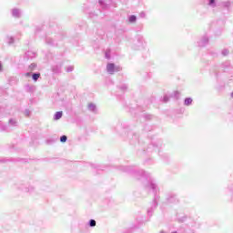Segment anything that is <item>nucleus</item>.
<instances>
[{
  "instance_id": "nucleus-4",
  "label": "nucleus",
  "mask_w": 233,
  "mask_h": 233,
  "mask_svg": "<svg viewBox=\"0 0 233 233\" xmlns=\"http://www.w3.org/2000/svg\"><path fill=\"white\" fill-rule=\"evenodd\" d=\"M106 71L108 74L114 75L115 72H120L121 67L116 66V64L114 63H109L106 66Z\"/></svg>"
},
{
  "instance_id": "nucleus-19",
  "label": "nucleus",
  "mask_w": 233,
  "mask_h": 233,
  "mask_svg": "<svg viewBox=\"0 0 233 233\" xmlns=\"http://www.w3.org/2000/svg\"><path fill=\"white\" fill-rule=\"evenodd\" d=\"M192 97H186L184 100L185 106H190L192 105Z\"/></svg>"
},
{
  "instance_id": "nucleus-12",
  "label": "nucleus",
  "mask_w": 233,
  "mask_h": 233,
  "mask_svg": "<svg viewBox=\"0 0 233 233\" xmlns=\"http://www.w3.org/2000/svg\"><path fill=\"white\" fill-rule=\"evenodd\" d=\"M137 46L138 48H143L144 45H145V39H143V36L138 35L137 37Z\"/></svg>"
},
{
  "instance_id": "nucleus-26",
  "label": "nucleus",
  "mask_w": 233,
  "mask_h": 233,
  "mask_svg": "<svg viewBox=\"0 0 233 233\" xmlns=\"http://www.w3.org/2000/svg\"><path fill=\"white\" fill-rule=\"evenodd\" d=\"M110 49H106L105 52L106 59H110Z\"/></svg>"
},
{
  "instance_id": "nucleus-8",
  "label": "nucleus",
  "mask_w": 233,
  "mask_h": 233,
  "mask_svg": "<svg viewBox=\"0 0 233 233\" xmlns=\"http://www.w3.org/2000/svg\"><path fill=\"white\" fill-rule=\"evenodd\" d=\"M7 127L13 130V128H15V127H19V122L15 118H10L8 120Z\"/></svg>"
},
{
  "instance_id": "nucleus-28",
  "label": "nucleus",
  "mask_w": 233,
  "mask_h": 233,
  "mask_svg": "<svg viewBox=\"0 0 233 233\" xmlns=\"http://www.w3.org/2000/svg\"><path fill=\"white\" fill-rule=\"evenodd\" d=\"M168 101H170V98L168 97V96L165 95L164 97L162 98V102L168 103Z\"/></svg>"
},
{
  "instance_id": "nucleus-18",
  "label": "nucleus",
  "mask_w": 233,
  "mask_h": 233,
  "mask_svg": "<svg viewBox=\"0 0 233 233\" xmlns=\"http://www.w3.org/2000/svg\"><path fill=\"white\" fill-rule=\"evenodd\" d=\"M229 66H230V63L226 62V63L222 64L221 68L224 72H228Z\"/></svg>"
},
{
  "instance_id": "nucleus-3",
  "label": "nucleus",
  "mask_w": 233,
  "mask_h": 233,
  "mask_svg": "<svg viewBox=\"0 0 233 233\" xmlns=\"http://www.w3.org/2000/svg\"><path fill=\"white\" fill-rule=\"evenodd\" d=\"M17 188L19 190H22L23 192H29L30 194H32V192H34V190H35L34 186H30V184H28V183L18 184Z\"/></svg>"
},
{
  "instance_id": "nucleus-15",
  "label": "nucleus",
  "mask_w": 233,
  "mask_h": 233,
  "mask_svg": "<svg viewBox=\"0 0 233 233\" xmlns=\"http://www.w3.org/2000/svg\"><path fill=\"white\" fill-rule=\"evenodd\" d=\"M138 142H139V137L137 136V134H133L130 141L131 145H134L135 143H138Z\"/></svg>"
},
{
  "instance_id": "nucleus-13",
  "label": "nucleus",
  "mask_w": 233,
  "mask_h": 233,
  "mask_svg": "<svg viewBox=\"0 0 233 233\" xmlns=\"http://www.w3.org/2000/svg\"><path fill=\"white\" fill-rule=\"evenodd\" d=\"M37 54L34 51H27L25 52V57L26 59H34V57H36Z\"/></svg>"
},
{
  "instance_id": "nucleus-34",
  "label": "nucleus",
  "mask_w": 233,
  "mask_h": 233,
  "mask_svg": "<svg viewBox=\"0 0 233 233\" xmlns=\"http://www.w3.org/2000/svg\"><path fill=\"white\" fill-rule=\"evenodd\" d=\"M14 42H15V39L14 37L11 36L8 41L9 45H14Z\"/></svg>"
},
{
  "instance_id": "nucleus-22",
  "label": "nucleus",
  "mask_w": 233,
  "mask_h": 233,
  "mask_svg": "<svg viewBox=\"0 0 233 233\" xmlns=\"http://www.w3.org/2000/svg\"><path fill=\"white\" fill-rule=\"evenodd\" d=\"M128 21L130 23H136V21H137V16L134 15H131L128 16Z\"/></svg>"
},
{
  "instance_id": "nucleus-42",
  "label": "nucleus",
  "mask_w": 233,
  "mask_h": 233,
  "mask_svg": "<svg viewBox=\"0 0 233 233\" xmlns=\"http://www.w3.org/2000/svg\"><path fill=\"white\" fill-rule=\"evenodd\" d=\"M3 110V108H0V112Z\"/></svg>"
},
{
  "instance_id": "nucleus-25",
  "label": "nucleus",
  "mask_w": 233,
  "mask_h": 233,
  "mask_svg": "<svg viewBox=\"0 0 233 233\" xmlns=\"http://www.w3.org/2000/svg\"><path fill=\"white\" fill-rule=\"evenodd\" d=\"M89 227L94 228L96 225V222L95 219H90L88 222Z\"/></svg>"
},
{
  "instance_id": "nucleus-1",
  "label": "nucleus",
  "mask_w": 233,
  "mask_h": 233,
  "mask_svg": "<svg viewBox=\"0 0 233 233\" xmlns=\"http://www.w3.org/2000/svg\"><path fill=\"white\" fill-rule=\"evenodd\" d=\"M119 170H122V172H130L131 174H134L136 179L147 181V184L145 185L146 189L152 190V192L155 193L153 206L149 209H147V215L152 216L154 208L157 207V201H159V195H157V185L156 184V181L152 178V177H150V173H147L143 169L136 171L134 167L125 166L119 167Z\"/></svg>"
},
{
  "instance_id": "nucleus-10",
  "label": "nucleus",
  "mask_w": 233,
  "mask_h": 233,
  "mask_svg": "<svg viewBox=\"0 0 233 233\" xmlns=\"http://www.w3.org/2000/svg\"><path fill=\"white\" fill-rule=\"evenodd\" d=\"M0 132H12V128L8 125L0 122Z\"/></svg>"
},
{
  "instance_id": "nucleus-2",
  "label": "nucleus",
  "mask_w": 233,
  "mask_h": 233,
  "mask_svg": "<svg viewBox=\"0 0 233 233\" xmlns=\"http://www.w3.org/2000/svg\"><path fill=\"white\" fill-rule=\"evenodd\" d=\"M162 146H163V142L161 140H158L157 142H153L147 147V152H154V151L159 152V148H161Z\"/></svg>"
},
{
  "instance_id": "nucleus-29",
  "label": "nucleus",
  "mask_w": 233,
  "mask_h": 233,
  "mask_svg": "<svg viewBox=\"0 0 233 233\" xmlns=\"http://www.w3.org/2000/svg\"><path fill=\"white\" fill-rule=\"evenodd\" d=\"M128 88V86H127V84H124L120 86V90H122V92H125V90H127Z\"/></svg>"
},
{
  "instance_id": "nucleus-35",
  "label": "nucleus",
  "mask_w": 233,
  "mask_h": 233,
  "mask_svg": "<svg viewBox=\"0 0 233 233\" xmlns=\"http://www.w3.org/2000/svg\"><path fill=\"white\" fill-rule=\"evenodd\" d=\"M147 16V15L145 14V12H141L139 14V17H141L142 19L145 18Z\"/></svg>"
},
{
  "instance_id": "nucleus-37",
  "label": "nucleus",
  "mask_w": 233,
  "mask_h": 233,
  "mask_svg": "<svg viewBox=\"0 0 233 233\" xmlns=\"http://www.w3.org/2000/svg\"><path fill=\"white\" fill-rule=\"evenodd\" d=\"M0 72H3V64L0 62Z\"/></svg>"
},
{
  "instance_id": "nucleus-16",
  "label": "nucleus",
  "mask_w": 233,
  "mask_h": 233,
  "mask_svg": "<svg viewBox=\"0 0 233 233\" xmlns=\"http://www.w3.org/2000/svg\"><path fill=\"white\" fill-rule=\"evenodd\" d=\"M88 110L90 112H93L94 114H96V110H97V107L96 106V104H92L90 103L87 106Z\"/></svg>"
},
{
  "instance_id": "nucleus-24",
  "label": "nucleus",
  "mask_w": 233,
  "mask_h": 233,
  "mask_svg": "<svg viewBox=\"0 0 233 233\" xmlns=\"http://www.w3.org/2000/svg\"><path fill=\"white\" fill-rule=\"evenodd\" d=\"M67 139H68V137H66V135H63L60 137L61 143H66Z\"/></svg>"
},
{
  "instance_id": "nucleus-9",
  "label": "nucleus",
  "mask_w": 233,
  "mask_h": 233,
  "mask_svg": "<svg viewBox=\"0 0 233 233\" xmlns=\"http://www.w3.org/2000/svg\"><path fill=\"white\" fill-rule=\"evenodd\" d=\"M61 68H63V64H56L52 66L51 70L55 74H61Z\"/></svg>"
},
{
  "instance_id": "nucleus-31",
  "label": "nucleus",
  "mask_w": 233,
  "mask_h": 233,
  "mask_svg": "<svg viewBox=\"0 0 233 233\" xmlns=\"http://www.w3.org/2000/svg\"><path fill=\"white\" fill-rule=\"evenodd\" d=\"M144 117H145V119H147V121H150V119H152V115H145Z\"/></svg>"
},
{
  "instance_id": "nucleus-11",
  "label": "nucleus",
  "mask_w": 233,
  "mask_h": 233,
  "mask_svg": "<svg viewBox=\"0 0 233 233\" xmlns=\"http://www.w3.org/2000/svg\"><path fill=\"white\" fill-rule=\"evenodd\" d=\"M12 15L16 19H19V17H21V10L18 8L12 9Z\"/></svg>"
},
{
  "instance_id": "nucleus-36",
  "label": "nucleus",
  "mask_w": 233,
  "mask_h": 233,
  "mask_svg": "<svg viewBox=\"0 0 233 233\" xmlns=\"http://www.w3.org/2000/svg\"><path fill=\"white\" fill-rule=\"evenodd\" d=\"M25 116H30V110L28 109L25 110Z\"/></svg>"
},
{
  "instance_id": "nucleus-14",
  "label": "nucleus",
  "mask_w": 233,
  "mask_h": 233,
  "mask_svg": "<svg viewBox=\"0 0 233 233\" xmlns=\"http://www.w3.org/2000/svg\"><path fill=\"white\" fill-rule=\"evenodd\" d=\"M46 44L48 45L49 46H57V44L56 43V41H54V39H52L51 37L46 38Z\"/></svg>"
},
{
  "instance_id": "nucleus-23",
  "label": "nucleus",
  "mask_w": 233,
  "mask_h": 233,
  "mask_svg": "<svg viewBox=\"0 0 233 233\" xmlns=\"http://www.w3.org/2000/svg\"><path fill=\"white\" fill-rule=\"evenodd\" d=\"M35 68H37V64L33 63L29 66L28 70H29V72H34V70H35Z\"/></svg>"
},
{
  "instance_id": "nucleus-6",
  "label": "nucleus",
  "mask_w": 233,
  "mask_h": 233,
  "mask_svg": "<svg viewBox=\"0 0 233 233\" xmlns=\"http://www.w3.org/2000/svg\"><path fill=\"white\" fill-rule=\"evenodd\" d=\"M208 45V35H203L198 42V46H207Z\"/></svg>"
},
{
  "instance_id": "nucleus-20",
  "label": "nucleus",
  "mask_w": 233,
  "mask_h": 233,
  "mask_svg": "<svg viewBox=\"0 0 233 233\" xmlns=\"http://www.w3.org/2000/svg\"><path fill=\"white\" fill-rule=\"evenodd\" d=\"M223 8H227V10H229L230 6H232V2L227 1L222 3Z\"/></svg>"
},
{
  "instance_id": "nucleus-32",
  "label": "nucleus",
  "mask_w": 233,
  "mask_h": 233,
  "mask_svg": "<svg viewBox=\"0 0 233 233\" xmlns=\"http://www.w3.org/2000/svg\"><path fill=\"white\" fill-rule=\"evenodd\" d=\"M174 97H176L177 99H179V91L174 92Z\"/></svg>"
},
{
  "instance_id": "nucleus-21",
  "label": "nucleus",
  "mask_w": 233,
  "mask_h": 233,
  "mask_svg": "<svg viewBox=\"0 0 233 233\" xmlns=\"http://www.w3.org/2000/svg\"><path fill=\"white\" fill-rule=\"evenodd\" d=\"M98 3L100 5V6L106 10V8H108V5H106V3H105V0H98Z\"/></svg>"
},
{
  "instance_id": "nucleus-27",
  "label": "nucleus",
  "mask_w": 233,
  "mask_h": 233,
  "mask_svg": "<svg viewBox=\"0 0 233 233\" xmlns=\"http://www.w3.org/2000/svg\"><path fill=\"white\" fill-rule=\"evenodd\" d=\"M208 5L214 8L216 6V0H208Z\"/></svg>"
},
{
  "instance_id": "nucleus-5",
  "label": "nucleus",
  "mask_w": 233,
  "mask_h": 233,
  "mask_svg": "<svg viewBox=\"0 0 233 233\" xmlns=\"http://www.w3.org/2000/svg\"><path fill=\"white\" fill-rule=\"evenodd\" d=\"M167 203H179L177 199V195L170 193L167 198Z\"/></svg>"
},
{
  "instance_id": "nucleus-17",
  "label": "nucleus",
  "mask_w": 233,
  "mask_h": 233,
  "mask_svg": "<svg viewBox=\"0 0 233 233\" xmlns=\"http://www.w3.org/2000/svg\"><path fill=\"white\" fill-rule=\"evenodd\" d=\"M61 117H63V111H57L54 116L55 121H59Z\"/></svg>"
},
{
  "instance_id": "nucleus-41",
  "label": "nucleus",
  "mask_w": 233,
  "mask_h": 233,
  "mask_svg": "<svg viewBox=\"0 0 233 233\" xmlns=\"http://www.w3.org/2000/svg\"><path fill=\"white\" fill-rule=\"evenodd\" d=\"M36 31H39V28H36Z\"/></svg>"
},
{
  "instance_id": "nucleus-30",
  "label": "nucleus",
  "mask_w": 233,
  "mask_h": 233,
  "mask_svg": "<svg viewBox=\"0 0 233 233\" xmlns=\"http://www.w3.org/2000/svg\"><path fill=\"white\" fill-rule=\"evenodd\" d=\"M66 72H74V66H67Z\"/></svg>"
},
{
  "instance_id": "nucleus-38",
  "label": "nucleus",
  "mask_w": 233,
  "mask_h": 233,
  "mask_svg": "<svg viewBox=\"0 0 233 233\" xmlns=\"http://www.w3.org/2000/svg\"><path fill=\"white\" fill-rule=\"evenodd\" d=\"M216 77H218L219 75L218 74V72L215 73Z\"/></svg>"
},
{
  "instance_id": "nucleus-7",
  "label": "nucleus",
  "mask_w": 233,
  "mask_h": 233,
  "mask_svg": "<svg viewBox=\"0 0 233 233\" xmlns=\"http://www.w3.org/2000/svg\"><path fill=\"white\" fill-rule=\"evenodd\" d=\"M26 77H30L32 76L33 81H37L41 77V73L36 72V73H32V72H27L25 74Z\"/></svg>"
},
{
  "instance_id": "nucleus-39",
  "label": "nucleus",
  "mask_w": 233,
  "mask_h": 233,
  "mask_svg": "<svg viewBox=\"0 0 233 233\" xmlns=\"http://www.w3.org/2000/svg\"><path fill=\"white\" fill-rule=\"evenodd\" d=\"M33 88H34V87H33V86H31V87H30V90H32Z\"/></svg>"
},
{
  "instance_id": "nucleus-40",
  "label": "nucleus",
  "mask_w": 233,
  "mask_h": 233,
  "mask_svg": "<svg viewBox=\"0 0 233 233\" xmlns=\"http://www.w3.org/2000/svg\"><path fill=\"white\" fill-rule=\"evenodd\" d=\"M231 97H233V92L231 93Z\"/></svg>"
},
{
  "instance_id": "nucleus-33",
  "label": "nucleus",
  "mask_w": 233,
  "mask_h": 233,
  "mask_svg": "<svg viewBox=\"0 0 233 233\" xmlns=\"http://www.w3.org/2000/svg\"><path fill=\"white\" fill-rule=\"evenodd\" d=\"M222 56H228V49H223V50H222Z\"/></svg>"
}]
</instances>
